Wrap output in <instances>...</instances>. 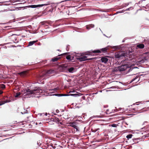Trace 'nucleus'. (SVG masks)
I'll list each match as a JSON object with an SVG mask.
<instances>
[{"instance_id": "1", "label": "nucleus", "mask_w": 149, "mask_h": 149, "mask_svg": "<svg viewBox=\"0 0 149 149\" xmlns=\"http://www.w3.org/2000/svg\"><path fill=\"white\" fill-rule=\"evenodd\" d=\"M41 91L40 87H36L32 90L28 89L24 90L23 95L27 97H35L36 95L40 94Z\"/></svg>"}, {"instance_id": "2", "label": "nucleus", "mask_w": 149, "mask_h": 149, "mask_svg": "<svg viewBox=\"0 0 149 149\" xmlns=\"http://www.w3.org/2000/svg\"><path fill=\"white\" fill-rule=\"evenodd\" d=\"M133 68L131 67V65L127 64H122L118 66L115 67L113 69V71L120 72L126 71L127 73L132 71Z\"/></svg>"}, {"instance_id": "3", "label": "nucleus", "mask_w": 149, "mask_h": 149, "mask_svg": "<svg viewBox=\"0 0 149 149\" xmlns=\"http://www.w3.org/2000/svg\"><path fill=\"white\" fill-rule=\"evenodd\" d=\"M105 127L104 124H95L92 127L91 131L93 132H102L105 129Z\"/></svg>"}, {"instance_id": "4", "label": "nucleus", "mask_w": 149, "mask_h": 149, "mask_svg": "<svg viewBox=\"0 0 149 149\" xmlns=\"http://www.w3.org/2000/svg\"><path fill=\"white\" fill-rule=\"evenodd\" d=\"M107 49L108 48L106 47L100 49H97L94 50H91L88 52L87 54L89 55L94 56L96 55L97 53H100L101 52L104 53L107 52Z\"/></svg>"}, {"instance_id": "5", "label": "nucleus", "mask_w": 149, "mask_h": 149, "mask_svg": "<svg viewBox=\"0 0 149 149\" xmlns=\"http://www.w3.org/2000/svg\"><path fill=\"white\" fill-rule=\"evenodd\" d=\"M129 54L124 51L118 52L115 54V57L116 58H122L123 57H127Z\"/></svg>"}, {"instance_id": "6", "label": "nucleus", "mask_w": 149, "mask_h": 149, "mask_svg": "<svg viewBox=\"0 0 149 149\" xmlns=\"http://www.w3.org/2000/svg\"><path fill=\"white\" fill-rule=\"evenodd\" d=\"M55 95L56 96H57L58 97H61V96H73L74 97H77L78 95V94L75 93V94H56L54 95Z\"/></svg>"}, {"instance_id": "7", "label": "nucleus", "mask_w": 149, "mask_h": 149, "mask_svg": "<svg viewBox=\"0 0 149 149\" xmlns=\"http://www.w3.org/2000/svg\"><path fill=\"white\" fill-rule=\"evenodd\" d=\"M47 5V4H38V5H29V6H26V7L27 8H38L42 7L43 6H46Z\"/></svg>"}, {"instance_id": "8", "label": "nucleus", "mask_w": 149, "mask_h": 149, "mask_svg": "<svg viewBox=\"0 0 149 149\" xmlns=\"http://www.w3.org/2000/svg\"><path fill=\"white\" fill-rule=\"evenodd\" d=\"M95 58H87V57L86 56H84L82 57H80L78 58L77 59L79 60L80 61H88L90 60H92Z\"/></svg>"}, {"instance_id": "9", "label": "nucleus", "mask_w": 149, "mask_h": 149, "mask_svg": "<svg viewBox=\"0 0 149 149\" xmlns=\"http://www.w3.org/2000/svg\"><path fill=\"white\" fill-rule=\"evenodd\" d=\"M53 119L52 120L54 122L57 123L58 124H62L61 122H60V120L57 118L55 117L54 118H52Z\"/></svg>"}, {"instance_id": "10", "label": "nucleus", "mask_w": 149, "mask_h": 149, "mask_svg": "<svg viewBox=\"0 0 149 149\" xmlns=\"http://www.w3.org/2000/svg\"><path fill=\"white\" fill-rule=\"evenodd\" d=\"M62 55V54H61V55ZM60 55H58L57 56H55V57H54L53 58H52L51 59V61L53 62H55L58 59H60L61 58L60 57H59V56Z\"/></svg>"}, {"instance_id": "11", "label": "nucleus", "mask_w": 149, "mask_h": 149, "mask_svg": "<svg viewBox=\"0 0 149 149\" xmlns=\"http://www.w3.org/2000/svg\"><path fill=\"white\" fill-rule=\"evenodd\" d=\"M67 70L70 73H73L75 72V69L73 67H70L67 69Z\"/></svg>"}, {"instance_id": "12", "label": "nucleus", "mask_w": 149, "mask_h": 149, "mask_svg": "<svg viewBox=\"0 0 149 149\" xmlns=\"http://www.w3.org/2000/svg\"><path fill=\"white\" fill-rule=\"evenodd\" d=\"M100 60L102 63H107L108 60L107 57H103L101 58Z\"/></svg>"}, {"instance_id": "13", "label": "nucleus", "mask_w": 149, "mask_h": 149, "mask_svg": "<svg viewBox=\"0 0 149 149\" xmlns=\"http://www.w3.org/2000/svg\"><path fill=\"white\" fill-rule=\"evenodd\" d=\"M95 26L94 24H89L86 26V27L87 29L88 30L90 29L91 28H94Z\"/></svg>"}, {"instance_id": "14", "label": "nucleus", "mask_w": 149, "mask_h": 149, "mask_svg": "<svg viewBox=\"0 0 149 149\" xmlns=\"http://www.w3.org/2000/svg\"><path fill=\"white\" fill-rule=\"evenodd\" d=\"M38 42V40L33 41H30L29 42L28 45L27 46V47H28L30 46H32L35 43Z\"/></svg>"}, {"instance_id": "15", "label": "nucleus", "mask_w": 149, "mask_h": 149, "mask_svg": "<svg viewBox=\"0 0 149 149\" xmlns=\"http://www.w3.org/2000/svg\"><path fill=\"white\" fill-rule=\"evenodd\" d=\"M10 102V100H6L4 101H2L1 100L0 101V106L3 104L6 103Z\"/></svg>"}, {"instance_id": "16", "label": "nucleus", "mask_w": 149, "mask_h": 149, "mask_svg": "<svg viewBox=\"0 0 149 149\" xmlns=\"http://www.w3.org/2000/svg\"><path fill=\"white\" fill-rule=\"evenodd\" d=\"M26 72L23 71L19 73V74L21 76L24 77L26 76Z\"/></svg>"}, {"instance_id": "17", "label": "nucleus", "mask_w": 149, "mask_h": 149, "mask_svg": "<svg viewBox=\"0 0 149 149\" xmlns=\"http://www.w3.org/2000/svg\"><path fill=\"white\" fill-rule=\"evenodd\" d=\"M112 48L113 49L115 50H117V49H120L121 48V46H113Z\"/></svg>"}, {"instance_id": "18", "label": "nucleus", "mask_w": 149, "mask_h": 149, "mask_svg": "<svg viewBox=\"0 0 149 149\" xmlns=\"http://www.w3.org/2000/svg\"><path fill=\"white\" fill-rule=\"evenodd\" d=\"M137 47L140 49H143L144 47V45L142 44H139L137 45Z\"/></svg>"}, {"instance_id": "19", "label": "nucleus", "mask_w": 149, "mask_h": 149, "mask_svg": "<svg viewBox=\"0 0 149 149\" xmlns=\"http://www.w3.org/2000/svg\"><path fill=\"white\" fill-rule=\"evenodd\" d=\"M54 72V70H49L47 71L46 74H51L53 73Z\"/></svg>"}, {"instance_id": "20", "label": "nucleus", "mask_w": 149, "mask_h": 149, "mask_svg": "<svg viewBox=\"0 0 149 149\" xmlns=\"http://www.w3.org/2000/svg\"><path fill=\"white\" fill-rule=\"evenodd\" d=\"M66 58L68 60H69L70 61H71L72 60V59L73 58V57H72V58H71V57L70 55H68L66 57Z\"/></svg>"}, {"instance_id": "21", "label": "nucleus", "mask_w": 149, "mask_h": 149, "mask_svg": "<svg viewBox=\"0 0 149 149\" xmlns=\"http://www.w3.org/2000/svg\"><path fill=\"white\" fill-rule=\"evenodd\" d=\"M140 139L139 138H134L133 139V141L134 142V143H138V140H139Z\"/></svg>"}, {"instance_id": "22", "label": "nucleus", "mask_w": 149, "mask_h": 149, "mask_svg": "<svg viewBox=\"0 0 149 149\" xmlns=\"http://www.w3.org/2000/svg\"><path fill=\"white\" fill-rule=\"evenodd\" d=\"M71 126L72 127H74V128H77V126L75 124V123L74 122L72 123L71 124Z\"/></svg>"}, {"instance_id": "23", "label": "nucleus", "mask_w": 149, "mask_h": 149, "mask_svg": "<svg viewBox=\"0 0 149 149\" xmlns=\"http://www.w3.org/2000/svg\"><path fill=\"white\" fill-rule=\"evenodd\" d=\"M132 136V134H129L127 135L126 137L128 139H131Z\"/></svg>"}, {"instance_id": "24", "label": "nucleus", "mask_w": 149, "mask_h": 149, "mask_svg": "<svg viewBox=\"0 0 149 149\" xmlns=\"http://www.w3.org/2000/svg\"><path fill=\"white\" fill-rule=\"evenodd\" d=\"M0 87L2 89H4L6 88L5 85L4 84H1L0 86Z\"/></svg>"}, {"instance_id": "25", "label": "nucleus", "mask_w": 149, "mask_h": 149, "mask_svg": "<svg viewBox=\"0 0 149 149\" xmlns=\"http://www.w3.org/2000/svg\"><path fill=\"white\" fill-rule=\"evenodd\" d=\"M21 94V93H17L16 94H15V97H18Z\"/></svg>"}, {"instance_id": "26", "label": "nucleus", "mask_w": 149, "mask_h": 149, "mask_svg": "<svg viewBox=\"0 0 149 149\" xmlns=\"http://www.w3.org/2000/svg\"><path fill=\"white\" fill-rule=\"evenodd\" d=\"M118 125L115 124H113L111 125V126L113 127H116Z\"/></svg>"}, {"instance_id": "27", "label": "nucleus", "mask_w": 149, "mask_h": 149, "mask_svg": "<svg viewBox=\"0 0 149 149\" xmlns=\"http://www.w3.org/2000/svg\"><path fill=\"white\" fill-rule=\"evenodd\" d=\"M138 77L137 76H136L135 78H133L130 82V83H132V82L135 80L136 79L138 78Z\"/></svg>"}, {"instance_id": "28", "label": "nucleus", "mask_w": 149, "mask_h": 149, "mask_svg": "<svg viewBox=\"0 0 149 149\" xmlns=\"http://www.w3.org/2000/svg\"><path fill=\"white\" fill-rule=\"evenodd\" d=\"M79 104H80L79 103L77 104H76V105H75V107H76V108H80L81 107V106H79Z\"/></svg>"}, {"instance_id": "29", "label": "nucleus", "mask_w": 149, "mask_h": 149, "mask_svg": "<svg viewBox=\"0 0 149 149\" xmlns=\"http://www.w3.org/2000/svg\"><path fill=\"white\" fill-rule=\"evenodd\" d=\"M24 110H25V111H24V112H21V113L23 114H25V113H28V112L27 111V110H25V109H24Z\"/></svg>"}, {"instance_id": "30", "label": "nucleus", "mask_w": 149, "mask_h": 149, "mask_svg": "<svg viewBox=\"0 0 149 149\" xmlns=\"http://www.w3.org/2000/svg\"><path fill=\"white\" fill-rule=\"evenodd\" d=\"M133 7H130V8L126 9L125 10H124V11H127L130 10V9H133Z\"/></svg>"}, {"instance_id": "31", "label": "nucleus", "mask_w": 149, "mask_h": 149, "mask_svg": "<svg viewBox=\"0 0 149 149\" xmlns=\"http://www.w3.org/2000/svg\"><path fill=\"white\" fill-rule=\"evenodd\" d=\"M124 10H122L120 11H117L116 12V13L118 14V13H124Z\"/></svg>"}, {"instance_id": "32", "label": "nucleus", "mask_w": 149, "mask_h": 149, "mask_svg": "<svg viewBox=\"0 0 149 149\" xmlns=\"http://www.w3.org/2000/svg\"><path fill=\"white\" fill-rule=\"evenodd\" d=\"M69 46H70L69 45H67L66 47V50L67 51H68L69 49Z\"/></svg>"}, {"instance_id": "33", "label": "nucleus", "mask_w": 149, "mask_h": 149, "mask_svg": "<svg viewBox=\"0 0 149 149\" xmlns=\"http://www.w3.org/2000/svg\"><path fill=\"white\" fill-rule=\"evenodd\" d=\"M107 111L106 112V113L107 114H110V113H111V112L110 113H109V112L108 111H109V110L108 109H107Z\"/></svg>"}, {"instance_id": "34", "label": "nucleus", "mask_w": 149, "mask_h": 149, "mask_svg": "<svg viewBox=\"0 0 149 149\" xmlns=\"http://www.w3.org/2000/svg\"><path fill=\"white\" fill-rule=\"evenodd\" d=\"M144 8H145L146 9H143V10H145L146 11H148L149 10L148 8H147L146 7H143Z\"/></svg>"}, {"instance_id": "35", "label": "nucleus", "mask_w": 149, "mask_h": 149, "mask_svg": "<svg viewBox=\"0 0 149 149\" xmlns=\"http://www.w3.org/2000/svg\"><path fill=\"white\" fill-rule=\"evenodd\" d=\"M148 122L147 121H145L144 122V123H143L142 125H146V123H148Z\"/></svg>"}, {"instance_id": "36", "label": "nucleus", "mask_w": 149, "mask_h": 149, "mask_svg": "<svg viewBox=\"0 0 149 149\" xmlns=\"http://www.w3.org/2000/svg\"><path fill=\"white\" fill-rule=\"evenodd\" d=\"M56 113H58L59 112V111L58 109H56Z\"/></svg>"}, {"instance_id": "37", "label": "nucleus", "mask_w": 149, "mask_h": 149, "mask_svg": "<svg viewBox=\"0 0 149 149\" xmlns=\"http://www.w3.org/2000/svg\"><path fill=\"white\" fill-rule=\"evenodd\" d=\"M23 1V0H17L16 2H22Z\"/></svg>"}, {"instance_id": "38", "label": "nucleus", "mask_w": 149, "mask_h": 149, "mask_svg": "<svg viewBox=\"0 0 149 149\" xmlns=\"http://www.w3.org/2000/svg\"><path fill=\"white\" fill-rule=\"evenodd\" d=\"M100 11L102 12H107V11H108L107 10L105 11V10H100Z\"/></svg>"}, {"instance_id": "39", "label": "nucleus", "mask_w": 149, "mask_h": 149, "mask_svg": "<svg viewBox=\"0 0 149 149\" xmlns=\"http://www.w3.org/2000/svg\"><path fill=\"white\" fill-rule=\"evenodd\" d=\"M75 92V91H74V90H73V91H70V92H69V93H74V92Z\"/></svg>"}, {"instance_id": "40", "label": "nucleus", "mask_w": 149, "mask_h": 149, "mask_svg": "<svg viewBox=\"0 0 149 149\" xmlns=\"http://www.w3.org/2000/svg\"><path fill=\"white\" fill-rule=\"evenodd\" d=\"M75 129H76V131L77 132L79 131V130L78 129V128L77 126V128H75Z\"/></svg>"}, {"instance_id": "41", "label": "nucleus", "mask_w": 149, "mask_h": 149, "mask_svg": "<svg viewBox=\"0 0 149 149\" xmlns=\"http://www.w3.org/2000/svg\"><path fill=\"white\" fill-rule=\"evenodd\" d=\"M136 110H138V109H138V108H137V109H136V108H133V110L134 111H136Z\"/></svg>"}, {"instance_id": "42", "label": "nucleus", "mask_w": 149, "mask_h": 149, "mask_svg": "<svg viewBox=\"0 0 149 149\" xmlns=\"http://www.w3.org/2000/svg\"><path fill=\"white\" fill-rule=\"evenodd\" d=\"M49 146H51L52 148L53 147V145L52 144H51L50 145H49L48 146V147H49Z\"/></svg>"}, {"instance_id": "43", "label": "nucleus", "mask_w": 149, "mask_h": 149, "mask_svg": "<svg viewBox=\"0 0 149 149\" xmlns=\"http://www.w3.org/2000/svg\"><path fill=\"white\" fill-rule=\"evenodd\" d=\"M108 107V106L107 105H104L103 106V107L104 108H105Z\"/></svg>"}, {"instance_id": "44", "label": "nucleus", "mask_w": 149, "mask_h": 149, "mask_svg": "<svg viewBox=\"0 0 149 149\" xmlns=\"http://www.w3.org/2000/svg\"><path fill=\"white\" fill-rule=\"evenodd\" d=\"M3 93V91L1 90H0V95L1 94Z\"/></svg>"}, {"instance_id": "45", "label": "nucleus", "mask_w": 149, "mask_h": 149, "mask_svg": "<svg viewBox=\"0 0 149 149\" xmlns=\"http://www.w3.org/2000/svg\"><path fill=\"white\" fill-rule=\"evenodd\" d=\"M96 117H98V118H101V117L100 116H95Z\"/></svg>"}, {"instance_id": "46", "label": "nucleus", "mask_w": 149, "mask_h": 149, "mask_svg": "<svg viewBox=\"0 0 149 149\" xmlns=\"http://www.w3.org/2000/svg\"><path fill=\"white\" fill-rule=\"evenodd\" d=\"M142 1H139V3H138V4H140L141 2Z\"/></svg>"}, {"instance_id": "47", "label": "nucleus", "mask_w": 149, "mask_h": 149, "mask_svg": "<svg viewBox=\"0 0 149 149\" xmlns=\"http://www.w3.org/2000/svg\"><path fill=\"white\" fill-rule=\"evenodd\" d=\"M52 148L54 149H55L56 148V147L55 146H53V147H52Z\"/></svg>"}, {"instance_id": "48", "label": "nucleus", "mask_w": 149, "mask_h": 149, "mask_svg": "<svg viewBox=\"0 0 149 149\" xmlns=\"http://www.w3.org/2000/svg\"><path fill=\"white\" fill-rule=\"evenodd\" d=\"M139 102H137L136 103V105H138L139 104H138V103Z\"/></svg>"}, {"instance_id": "49", "label": "nucleus", "mask_w": 149, "mask_h": 149, "mask_svg": "<svg viewBox=\"0 0 149 149\" xmlns=\"http://www.w3.org/2000/svg\"><path fill=\"white\" fill-rule=\"evenodd\" d=\"M125 40H123L122 41V42H125Z\"/></svg>"}, {"instance_id": "50", "label": "nucleus", "mask_w": 149, "mask_h": 149, "mask_svg": "<svg viewBox=\"0 0 149 149\" xmlns=\"http://www.w3.org/2000/svg\"><path fill=\"white\" fill-rule=\"evenodd\" d=\"M45 115L46 116H47V113H46L45 114Z\"/></svg>"}, {"instance_id": "51", "label": "nucleus", "mask_w": 149, "mask_h": 149, "mask_svg": "<svg viewBox=\"0 0 149 149\" xmlns=\"http://www.w3.org/2000/svg\"><path fill=\"white\" fill-rule=\"evenodd\" d=\"M40 115H41L42 114H44V113H43V114L40 113Z\"/></svg>"}, {"instance_id": "52", "label": "nucleus", "mask_w": 149, "mask_h": 149, "mask_svg": "<svg viewBox=\"0 0 149 149\" xmlns=\"http://www.w3.org/2000/svg\"><path fill=\"white\" fill-rule=\"evenodd\" d=\"M144 128V127H143V128H141V129L142 130H143V129Z\"/></svg>"}, {"instance_id": "53", "label": "nucleus", "mask_w": 149, "mask_h": 149, "mask_svg": "<svg viewBox=\"0 0 149 149\" xmlns=\"http://www.w3.org/2000/svg\"><path fill=\"white\" fill-rule=\"evenodd\" d=\"M3 11H2V10H1V11H0V12H3Z\"/></svg>"}, {"instance_id": "54", "label": "nucleus", "mask_w": 149, "mask_h": 149, "mask_svg": "<svg viewBox=\"0 0 149 149\" xmlns=\"http://www.w3.org/2000/svg\"><path fill=\"white\" fill-rule=\"evenodd\" d=\"M104 35L106 36H107L105 34H104Z\"/></svg>"}, {"instance_id": "55", "label": "nucleus", "mask_w": 149, "mask_h": 149, "mask_svg": "<svg viewBox=\"0 0 149 149\" xmlns=\"http://www.w3.org/2000/svg\"><path fill=\"white\" fill-rule=\"evenodd\" d=\"M135 104H133L132 105H134Z\"/></svg>"}, {"instance_id": "56", "label": "nucleus", "mask_w": 149, "mask_h": 149, "mask_svg": "<svg viewBox=\"0 0 149 149\" xmlns=\"http://www.w3.org/2000/svg\"><path fill=\"white\" fill-rule=\"evenodd\" d=\"M142 10V9H140V10Z\"/></svg>"}, {"instance_id": "57", "label": "nucleus", "mask_w": 149, "mask_h": 149, "mask_svg": "<svg viewBox=\"0 0 149 149\" xmlns=\"http://www.w3.org/2000/svg\"><path fill=\"white\" fill-rule=\"evenodd\" d=\"M99 29H100V30L101 31V29H100V28H99Z\"/></svg>"}, {"instance_id": "58", "label": "nucleus", "mask_w": 149, "mask_h": 149, "mask_svg": "<svg viewBox=\"0 0 149 149\" xmlns=\"http://www.w3.org/2000/svg\"><path fill=\"white\" fill-rule=\"evenodd\" d=\"M29 118V117H27V118Z\"/></svg>"}, {"instance_id": "59", "label": "nucleus", "mask_w": 149, "mask_h": 149, "mask_svg": "<svg viewBox=\"0 0 149 149\" xmlns=\"http://www.w3.org/2000/svg\"><path fill=\"white\" fill-rule=\"evenodd\" d=\"M43 148V149H45V148Z\"/></svg>"}, {"instance_id": "60", "label": "nucleus", "mask_w": 149, "mask_h": 149, "mask_svg": "<svg viewBox=\"0 0 149 149\" xmlns=\"http://www.w3.org/2000/svg\"><path fill=\"white\" fill-rule=\"evenodd\" d=\"M57 50L59 51V49H58V50Z\"/></svg>"}, {"instance_id": "61", "label": "nucleus", "mask_w": 149, "mask_h": 149, "mask_svg": "<svg viewBox=\"0 0 149 149\" xmlns=\"http://www.w3.org/2000/svg\"><path fill=\"white\" fill-rule=\"evenodd\" d=\"M135 68H137V67H135Z\"/></svg>"}, {"instance_id": "62", "label": "nucleus", "mask_w": 149, "mask_h": 149, "mask_svg": "<svg viewBox=\"0 0 149 149\" xmlns=\"http://www.w3.org/2000/svg\"><path fill=\"white\" fill-rule=\"evenodd\" d=\"M65 54H67V53H65Z\"/></svg>"}, {"instance_id": "63", "label": "nucleus", "mask_w": 149, "mask_h": 149, "mask_svg": "<svg viewBox=\"0 0 149 149\" xmlns=\"http://www.w3.org/2000/svg\"><path fill=\"white\" fill-rule=\"evenodd\" d=\"M141 149H142L141 148Z\"/></svg>"}]
</instances>
